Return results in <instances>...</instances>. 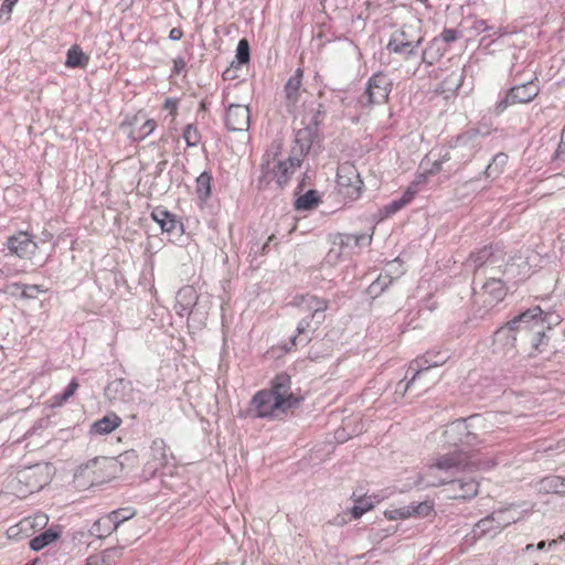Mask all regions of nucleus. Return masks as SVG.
Segmentation results:
<instances>
[{"mask_svg": "<svg viewBox=\"0 0 565 565\" xmlns=\"http://www.w3.org/2000/svg\"><path fill=\"white\" fill-rule=\"evenodd\" d=\"M225 126L230 131H247L250 126L249 108L242 104H231L225 114Z\"/></svg>", "mask_w": 565, "mask_h": 565, "instance_id": "nucleus-21", "label": "nucleus"}, {"mask_svg": "<svg viewBox=\"0 0 565 565\" xmlns=\"http://www.w3.org/2000/svg\"><path fill=\"white\" fill-rule=\"evenodd\" d=\"M168 161L167 160H161L159 161L157 164H156V171L154 173L157 175L161 174L162 171L166 169V166H167Z\"/></svg>", "mask_w": 565, "mask_h": 565, "instance_id": "nucleus-64", "label": "nucleus"}, {"mask_svg": "<svg viewBox=\"0 0 565 565\" xmlns=\"http://www.w3.org/2000/svg\"><path fill=\"white\" fill-rule=\"evenodd\" d=\"M117 463L108 457H95L78 466L74 473L77 487L88 488L108 482L117 477Z\"/></svg>", "mask_w": 565, "mask_h": 565, "instance_id": "nucleus-4", "label": "nucleus"}, {"mask_svg": "<svg viewBox=\"0 0 565 565\" xmlns=\"http://www.w3.org/2000/svg\"><path fill=\"white\" fill-rule=\"evenodd\" d=\"M321 105L309 117L306 126L296 130L295 146L291 156H297L302 161V157L307 154L318 137V126L321 122L323 111Z\"/></svg>", "mask_w": 565, "mask_h": 565, "instance_id": "nucleus-10", "label": "nucleus"}, {"mask_svg": "<svg viewBox=\"0 0 565 565\" xmlns=\"http://www.w3.org/2000/svg\"><path fill=\"white\" fill-rule=\"evenodd\" d=\"M302 76L303 71L301 68H297L284 87L286 99L291 105H295L299 100L301 94Z\"/></svg>", "mask_w": 565, "mask_h": 565, "instance_id": "nucleus-29", "label": "nucleus"}, {"mask_svg": "<svg viewBox=\"0 0 565 565\" xmlns=\"http://www.w3.org/2000/svg\"><path fill=\"white\" fill-rule=\"evenodd\" d=\"M289 409L268 390L258 391L250 399L247 414L253 418L281 419Z\"/></svg>", "mask_w": 565, "mask_h": 565, "instance_id": "nucleus-6", "label": "nucleus"}, {"mask_svg": "<svg viewBox=\"0 0 565 565\" xmlns=\"http://www.w3.org/2000/svg\"><path fill=\"white\" fill-rule=\"evenodd\" d=\"M385 516L388 520H398V519L404 520V519L411 518L409 510H408L407 505L398 508V509L385 511Z\"/></svg>", "mask_w": 565, "mask_h": 565, "instance_id": "nucleus-53", "label": "nucleus"}, {"mask_svg": "<svg viewBox=\"0 0 565 565\" xmlns=\"http://www.w3.org/2000/svg\"><path fill=\"white\" fill-rule=\"evenodd\" d=\"M508 162V156L503 152L497 153L492 158V162L489 163L484 170V174L488 178H495L502 172V168Z\"/></svg>", "mask_w": 565, "mask_h": 565, "instance_id": "nucleus-38", "label": "nucleus"}, {"mask_svg": "<svg viewBox=\"0 0 565 565\" xmlns=\"http://www.w3.org/2000/svg\"><path fill=\"white\" fill-rule=\"evenodd\" d=\"M537 319L542 321L544 329L547 331L552 330L553 327L558 326L562 322V317L554 311H543L540 308V315H537Z\"/></svg>", "mask_w": 565, "mask_h": 565, "instance_id": "nucleus-43", "label": "nucleus"}, {"mask_svg": "<svg viewBox=\"0 0 565 565\" xmlns=\"http://www.w3.org/2000/svg\"><path fill=\"white\" fill-rule=\"evenodd\" d=\"M114 531L113 524L109 523L106 516L100 518L89 529V534L97 539H103L110 535Z\"/></svg>", "mask_w": 565, "mask_h": 565, "instance_id": "nucleus-39", "label": "nucleus"}, {"mask_svg": "<svg viewBox=\"0 0 565 565\" xmlns=\"http://www.w3.org/2000/svg\"><path fill=\"white\" fill-rule=\"evenodd\" d=\"M444 164H449V161H445L443 159V153H440L439 158L434 161L431 169L428 171L429 173H437L443 170Z\"/></svg>", "mask_w": 565, "mask_h": 565, "instance_id": "nucleus-57", "label": "nucleus"}, {"mask_svg": "<svg viewBox=\"0 0 565 565\" xmlns=\"http://www.w3.org/2000/svg\"><path fill=\"white\" fill-rule=\"evenodd\" d=\"M447 351L429 350L422 356L413 360L409 370L414 371L411 380L404 386V392L408 391L417 381H419L426 371L431 367L443 365L449 359Z\"/></svg>", "mask_w": 565, "mask_h": 565, "instance_id": "nucleus-14", "label": "nucleus"}, {"mask_svg": "<svg viewBox=\"0 0 565 565\" xmlns=\"http://www.w3.org/2000/svg\"><path fill=\"white\" fill-rule=\"evenodd\" d=\"M391 90L392 81L386 74L379 72L369 78L366 88L358 102L363 107L380 105L388 99Z\"/></svg>", "mask_w": 565, "mask_h": 565, "instance_id": "nucleus-11", "label": "nucleus"}, {"mask_svg": "<svg viewBox=\"0 0 565 565\" xmlns=\"http://www.w3.org/2000/svg\"><path fill=\"white\" fill-rule=\"evenodd\" d=\"M89 62V56L77 45L71 46L67 51L65 65L71 68H85Z\"/></svg>", "mask_w": 565, "mask_h": 565, "instance_id": "nucleus-33", "label": "nucleus"}, {"mask_svg": "<svg viewBox=\"0 0 565 565\" xmlns=\"http://www.w3.org/2000/svg\"><path fill=\"white\" fill-rule=\"evenodd\" d=\"M7 246L9 250L20 258H28L34 254L38 245L28 233L20 232L9 237Z\"/></svg>", "mask_w": 565, "mask_h": 565, "instance_id": "nucleus-24", "label": "nucleus"}, {"mask_svg": "<svg viewBox=\"0 0 565 565\" xmlns=\"http://www.w3.org/2000/svg\"><path fill=\"white\" fill-rule=\"evenodd\" d=\"M470 467L468 457L463 452L446 454L440 456L434 465L429 467L428 475H431L435 470H443L445 472H455L459 470H466Z\"/></svg>", "mask_w": 565, "mask_h": 565, "instance_id": "nucleus-22", "label": "nucleus"}, {"mask_svg": "<svg viewBox=\"0 0 565 565\" xmlns=\"http://www.w3.org/2000/svg\"><path fill=\"white\" fill-rule=\"evenodd\" d=\"M163 107L169 109L170 113L174 116L177 114V102L173 99H166Z\"/></svg>", "mask_w": 565, "mask_h": 565, "instance_id": "nucleus-61", "label": "nucleus"}, {"mask_svg": "<svg viewBox=\"0 0 565 565\" xmlns=\"http://www.w3.org/2000/svg\"><path fill=\"white\" fill-rule=\"evenodd\" d=\"M13 287L21 290V297L25 299H35L40 292L44 291L40 285L14 284Z\"/></svg>", "mask_w": 565, "mask_h": 565, "instance_id": "nucleus-49", "label": "nucleus"}, {"mask_svg": "<svg viewBox=\"0 0 565 565\" xmlns=\"http://www.w3.org/2000/svg\"><path fill=\"white\" fill-rule=\"evenodd\" d=\"M481 285V291H475L477 298H483L486 307L492 308L500 301H502L507 295L504 282L500 277L491 276L488 280L479 282ZM473 285V290H476Z\"/></svg>", "mask_w": 565, "mask_h": 565, "instance_id": "nucleus-19", "label": "nucleus"}, {"mask_svg": "<svg viewBox=\"0 0 565 565\" xmlns=\"http://www.w3.org/2000/svg\"><path fill=\"white\" fill-rule=\"evenodd\" d=\"M558 484H562L559 476H548L541 479L536 483V489L541 493H555L557 494Z\"/></svg>", "mask_w": 565, "mask_h": 565, "instance_id": "nucleus-41", "label": "nucleus"}, {"mask_svg": "<svg viewBox=\"0 0 565 565\" xmlns=\"http://www.w3.org/2000/svg\"><path fill=\"white\" fill-rule=\"evenodd\" d=\"M501 273H502V268L495 269V270L488 269V271L486 274H481V277L478 279V284L481 282V280L484 281L483 279L488 280V278L491 276L499 277L498 275Z\"/></svg>", "mask_w": 565, "mask_h": 565, "instance_id": "nucleus-60", "label": "nucleus"}, {"mask_svg": "<svg viewBox=\"0 0 565 565\" xmlns=\"http://www.w3.org/2000/svg\"><path fill=\"white\" fill-rule=\"evenodd\" d=\"M352 238L347 237L344 234H337L333 239L330 249L328 250L324 263L329 266H335L339 264L344 256H348L351 252L350 242Z\"/></svg>", "mask_w": 565, "mask_h": 565, "instance_id": "nucleus-25", "label": "nucleus"}, {"mask_svg": "<svg viewBox=\"0 0 565 565\" xmlns=\"http://www.w3.org/2000/svg\"><path fill=\"white\" fill-rule=\"evenodd\" d=\"M344 235L347 237L352 238V241L350 242L351 250L355 247L370 245L371 241H372V236L366 235V234H361V235L344 234Z\"/></svg>", "mask_w": 565, "mask_h": 565, "instance_id": "nucleus-52", "label": "nucleus"}, {"mask_svg": "<svg viewBox=\"0 0 565 565\" xmlns=\"http://www.w3.org/2000/svg\"><path fill=\"white\" fill-rule=\"evenodd\" d=\"M449 484L451 491L455 493L456 499H471L478 493V483L472 478H460L447 480V478H440L438 481H426L427 486L437 487L439 484Z\"/></svg>", "mask_w": 565, "mask_h": 565, "instance_id": "nucleus-20", "label": "nucleus"}, {"mask_svg": "<svg viewBox=\"0 0 565 565\" xmlns=\"http://www.w3.org/2000/svg\"><path fill=\"white\" fill-rule=\"evenodd\" d=\"M540 93V87L534 81H530L511 87L504 96L497 102L495 113L502 114L508 107L515 104H529Z\"/></svg>", "mask_w": 565, "mask_h": 565, "instance_id": "nucleus-12", "label": "nucleus"}, {"mask_svg": "<svg viewBox=\"0 0 565 565\" xmlns=\"http://www.w3.org/2000/svg\"><path fill=\"white\" fill-rule=\"evenodd\" d=\"M182 137L189 148L196 147L201 141V134L194 124L184 127Z\"/></svg>", "mask_w": 565, "mask_h": 565, "instance_id": "nucleus-42", "label": "nucleus"}, {"mask_svg": "<svg viewBox=\"0 0 565 565\" xmlns=\"http://www.w3.org/2000/svg\"><path fill=\"white\" fill-rule=\"evenodd\" d=\"M320 202V196L318 194V191L316 190H309L305 194L297 198L295 201V207L298 211H311L316 206H318Z\"/></svg>", "mask_w": 565, "mask_h": 565, "instance_id": "nucleus-35", "label": "nucleus"}, {"mask_svg": "<svg viewBox=\"0 0 565 565\" xmlns=\"http://www.w3.org/2000/svg\"><path fill=\"white\" fill-rule=\"evenodd\" d=\"M337 188L339 194L349 201L358 200L363 190V181L356 167L351 162L340 163L337 170Z\"/></svg>", "mask_w": 565, "mask_h": 565, "instance_id": "nucleus-9", "label": "nucleus"}, {"mask_svg": "<svg viewBox=\"0 0 565 565\" xmlns=\"http://www.w3.org/2000/svg\"><path fill=\"white\" fill-rule=\"evenodd\" d=\"M120 424L121 418L115 413H110L93 423L90 431L97 435H107L114 431Z\"/></svg>", "mask_w": 565, "mask_h": 565, "instance_id": "nucleus-31", "label": "nucleus"}, {"mask_svg": "<svg viewBox=\"0 0 565 565\" xmlns=\"http://www.w3.org/2000/svg\"><path fill=\"white\" fill-rule=\"evenodd\" d=\"M300 310L309 315L302 318L297 326V335L291 338L294 347H305L311 340L313 332L324 321V311L328 309V300L312 295H301L295 298Z\"/></svg>", "mask_w": 565, "mask_h": 565, "instance_id": "nucleus-1", "label": "nucleus"}, {"mask_svg": "<svg viewBox=\"0 0 565 565\" xmlns=\"http://www.w3.org/2000/svg\"><path fill=\"white\" fill-rule=\"evenodd\" d=\"M183 36V31L180 28H173L170 30L169 39L172 41H179Z\"/></svg>", "mask_w": 565, "mask_h": 565, "instance_id": "nucleus-59", "label": "nucleus"}, {"mask_svg": "<svg viewBox=\"0 0 565 565\" xmlns=\"http://www.w3.org/2000/svg\"><path fill=\"white\" fill-rule=\"evenodd\" d=\"M494 513L497 518V527H501L502 530L505 526L515 523L521 519V512L518 511V509L514 505H510L505 509L494 511Z\"/></svg>", "mask_w": 565, "mask_h": 565, "instance_id": "nucleus-34", "label": "nucleus"}, {"mask_svg": "<svg viewBox=\"0 0 565 565\" xmlns=\"http://www.w3.org/2000/svg\"><path fill=\"white\" fill-rule=\"evenodd\" d=\"M134 515L135 511L132 509L122 508L110 512L106 518L113 524L115 531L122 522L130 520Z\"/></svg>", "mask_w": 565, "mask_h": 565, "instance_id": "nucleus-40", "label": "nucleus"}, {"mask_svg": "<svg viewBox=\"0 0 565 565\" xmlns=\"http://www.w3.org/2000/svg\"><path fill=\"white\" fill-rule=\"evenodd\" d=\"M156 128V121L153 119H148L143 122V125L137 130L136 139L142 140L147 136H149Z\"/></svg>", "mask_w": 565, "mask_h": 565, "instance_id": "nucleus-54", "label": "nucleus"}, {"mask_svg": "<svg viewBox=\"0 0 565 565\" xmlns=\"http://www.w3.org/2000/svg\"><path fill=\"white\" fill-rule=\"evenodd\" d=\"M441 39L444 42L446 43H451L454 41L457 40L458 38V33L456 30L454 29H445L441 34H440Z\"/></svg>", "mask_w": 565, "mask_h": 565, "instance_id": "nucleus-56", "label": "nucleus"}, {"mask_svg": "<svg viewBox=\"0 0 565 565\" xmlns=\"http://www.w3.org/2000/svg\"><path fill=\"white\" fill-rule=\"evenodd\" d=\"M61 533H62V531H61L60 525L49 527L47 530L40 533L39 535H36L35 537H33L30 541L31 550L40 551V550L49 546L50 544H52L53 542H55L60 539Z\"/></svg>", "mask_w": 565, "mask_h": 565, "instance_id": "nucleus-30", "label": "nucleus"}, {"mask_svg": "<svg viewBox=\"0 0 565 565\" xmlns=\"http://www.w3.org/2000/svg\"><path fill=\"white\" fill-rule=\"evenodd\" d=\"M537 315H540V307L534 306L520 312L513 319L508 321L520 338V343H523V339H525L533 331H536V333L539 332L537 329L542 327L543 323L540 321V319H537Z\"/></svg>", "mask_w": 565, "mask_h": 565, "instance_id": "nucleus-18", "label": "nucleus"}, {"mask_svg": "<svg viewBox=\"0 0 565 565\" xmlns=\"http://www.w3.org/2000/svg\"><path fill=\"white\" fill-rule=\"evenodd\" d=\"M505 264L504 252L498 244L483 246L475 253H471L466 260V267L473 271V285H478L481 274H486L488 269L495 270Z\"/></svg>", "mask_w": 565, "mask_h": 565, "instance_id": "nucleus-5", "label": "nucleus"}, {"mask_svg": "<svg viewBox=\"0 0 565 565\" xmlns=\"http://www.w3.org/2000/svg\"><path fill=\"white\" fill-rule=\"evenodd\" d=\"M463 71L452 72L444 82L443 85L446 89L457 90L462 84Z\"/></svg>", "mask_w": 565, "mask_h": 565, "instance_id": "nucleus-51", "label": "nucleus"}, {"mask_svg": "<svg viewBox=\"0 0 565 565\" xmlns=\"http://www.w3.org/2000/svg\"><path fill=\"white\" fill-rule=\"evenodd\" d=\"M409 202H411L409 198L402 196L397 200L392 201L387 205H385L381 210V212L384 214V216H391V215L397 213L399 210H402Z\"/></svg>", "mask_w": 565, "mask_h": 565, "instance_id": "nucleus-50", "label": "nucleus"}, {"mask_svg": "<svg viewBox=\"0 0 565 565\" xmlns=\"http://www.w3.org/2000/svg\"><path fill=\"white\" fill-rule=\"evenodd\" d=\"M19 0H4L0 7V20L3 19L8 21L10 19V14Z\"/></svg>", "mask_w": 565, "mask_h": 565, "instance_id": "nucleus-55", "label": "nucleus"}, {"mask_svg": "<svg viewBox=\"0 0 565 565\" xmlns=\"http://www.w3.org/2000/svg\"><path fill=\"white\" fill-rule=\"evenodd\" d=\"M78 387V383L75 379H73L63 393L54 395L52 397V406H61L65 403L70 397H72L75 391Z\"/></svg>", "mask_w": 565, "mask_h": 565, "instance_id": "nucleus-45", "label": "nucleus"}, {"mask_svg": "<svg viewBox=\"0 0 565 565\" xmlns=\"http://www.w3.org/2000/svg\"><path fill=\"white\" fill-rule=\"evenodd\" d=\"M250 57L249 43L246 39H242L236 47L235 58L238 65L248 63Z\"/></svg>", "mask_w": 565, "mask_h": 565, "instance_id": "nucleus-48", "label": "nucleus"}, {"mask_svg": "<svg viewBox=\"0 0 565 565\" xmlns=\"http://www.w3.org/2000/svg\"><path fill=\"white\" fill-rule=\"evenodd\" d=\"M132 392V384L125 379H116L105 387V395L109 401L128 402Z\"/></svg>", "mask_w": 565, "mask_h": 565, "instance_id": "nucleus-27", "label": "nucleus"}, {"mask_svg": "<svg viewBox=\"0 0 565 565\" xmlns=\"http://www.w3.org/2000/svg\"><path fill=\"white\" fill-rule=\"evenodd\" d=\"M537 330V333L536 331H533L525 339H523V343H520V347L527 353L530 358L536 356L547 351L550 342L547 330L544 329L543 324Z\"/></svg>", "mask_w": 565, "mask_h": 565, "instance_id": "nucleus-23", "label": "nucleus"}, {"mask_svg": "<svg viewBox=\"0 0 565 565\" xmlns=\"http://www.w3.org/2000/svg\"><path fill=\"white\" fill-rule=\"evenodd\" d=\"M423 36L415 39L409 30L404 26L396 30L387 43V50L392 53L399 54L404 58H408L416 54L418 46L423 42Z\"/></svg>", "mask_w": 565, "mask_h": 565, "instance_id": "nucleus-16", "label": "nucleus"}, {"mask_svg": "<svg viewBox=\"0 0 565 565\" xmlns=\"http://www.w3.org/2000/svg\"><path fill=\"white\" fill-rule=\"evenodd\" d=\"M557 156L562 154V153H565V129L563 130L562 132V140L558 145V148H557Z\"/></svg>", "mask_w": 565, "mask_h": 565, "instance_id": "nucleus-63", "label": "nucleus"}, {"mask_svg": "<svg viewBox=\"0 0 565 565\" xmlns=\"http://www.w3.org/2000/svg\"><path fill=\"white\" fill-rule=\"evenodd\" d=\"M408 507L411 516L425 518L433 512V504L428 501L412 503Z\"/></svg>", "mask_w": 565, "mask_h": 565, "instance_id": "nucleus-47", "label": "nucleus"}, {"mask_svg": "<svg viewBox=\"0 0 565 565\" xmlns=\"http://www.w3.org/2000/svg\"><path fill=\"white\" fill-rule=\"evenodd\" d=\"M481 149V137L479 130L470 129L449 142L443 152V159L449 161L447 171H458L470 162Z\"/></svg>", "mask_w": 565, "mask_h": 565, "instance_id": "nucleus-3", "label": "nucleus"}, {"mask_svg": "<svg viewBox=\"0 0 565 565\" xmlns=\"http://www.w3.org/2000/svg\"><path fill=\"white\" fill-rule=\"evenodd\" d=\"M47 523V516L45 514H36L34 518L33 525L44 526Z\"/></svg>", "mask_w": 565, "mask_h": 565, "instance_id": "nucleus-62", "label": "nucleus"}, {"mask_svg": "<svg viewBox=\"0 0 565 565\" xmlns=\"http://www.w3.org/2000/svg\"><path fill=\"white\" fill-rule=\"evenodd\" d=\"M212 175L204 171L195 181V192L200 200L206 201L211 196Z\"/></svg>", "mask_w": 565, "mask_h": 565, "instance_id": "nucleus-37", "label": "nucleus"}, {"mask_svg": "<svg viewBox=\"0 0 565 565\" xmlns=\"http://www.w3.org/2000/svg\"><path fill=\"white\" fill-rule=\"evenodd\" d=\"M371 509H373V502L369 498L360 497L358 500H355V504L351 509V514L354 519H360Z\"/></svg>", "mask_w": 565, "mask_h": 565, "instance_id": "nucleus-46", "label": "nucleus"}, {"mask_svg": "<svg viewBox=\"0 0 565 565\" xmlns=\"http://www.w3.org/2000/svg\"><path fill=\"white\" fill-rule=\"evenodd\" d=\"M51 481V467L47 463H38L25 467L17 473L15 490L23 497L43 489Z\"/></svg>", "mask_w": 565, "mask_h": 565, "instance_id": "nucleus-7", "label": "nucleus"}, {"mask_svg": "<svg viewBox=\"0 0 565 565\" xmlns=\"http://www.w3.org/2000/svg\"><path fill=\"white\" fill-rule=\"evenodd\" d=\"M275 153L266 152L262 158L260 175L258 178V188L266 189L271 183L277 189H282L290 180L295 170L301 166V160L297 156H289L287 160H280Z\"/></svg>", "mask_w": 565, "mask_h": 565, "instance_id": "nucleus-2", "label": "nucleus"}, {"mask_svg": "<svg viewBox=\"0 0 565 565\" xmlns=\"http://www.w3.org/2000/svg\"><path fill=\"white\" fill-rule=\"evenodd\" d=\"M151 217L160 225L162 232L173 235L182 232V223L177 220L174 214L161 206H157L152 210Z\"/></svg>", "mask_w": 565, "mask_h": 565, "instance_id": "nucleus-26", "label": "nucleus"}, {"mask_svg": "<svg viewBox=\"0 0 565 565\" xmlns=\"http://www.w3.org/2000/svg\"><path fill=\"white\" fill-rule=\"evenodd\" d=\"M277 399L281 401L289 411L297 408L302 398L296 396L291 391V377L281 372L270 381V387L267 388Z\"/></svg>", "mask_w": 565, "mask_h": 565, "instance_id": "nucleus-17", "label": "nucleus"}, {"mask_svg": "<svg viewBox=\"0 0 565 565\" xmlns=\"http://www.w3.org/2000/svg\"><path fill=\"white\" fill-rule=\"evenodd\" d=\"M390 284H392L391 276L380 275V277L369 286L367 292L372 297H377L380 294H382L387 288V286Z\"/></svg>", "mask_w": 565, "mask_h": 565, "instance_id": "nucleus-44", "label": "nucleus"}, {"mask_svg": "<svg viewBox=\"0 0 565 565\" xmlns=\"http://www.w3.org/2000/svg\"><path fill=\"white\" fill-rule=\"evenodd\" d=\"M200 308L199 296L192 286H184L179 289L175 297L174 309L180 317L188 316L195 319V317L200 315L199 322L202 323L206 312H201Z\"/></svg>", "mask_w": 565, "mask_h": 565, "instance_id": "nucleus-15", "label": "nucleus"}, {"mask_svg": "<svg viewBox=\"0 0 565 565\" xmlns=\"http://www.w3.org/2000/svg\"><path fill=\"white\" fill-rule=\"evenodd\" d=\"M150 456L151 461L153 462L151 466L153 470L167 466L170 458H172V455L168 451L166 441L161 438H156L152 441L150 447Z\"/></svg>", "mask_w": 565, "mask_h": 565, "instance_id": "nucleus-28", "label": "nucleus"}, {"mask_svg": "<svg viewBox=\"0 0 565 565\" xmlns=\"http://www.w3.org/2000/svg\"><path fill=\"white\" fill-rule=\"evenodd\" d=\"M519 345L520 338L509 322L498 328L493 333L492 352L502 359L511 360L515 358L519 352Z\"/></svg>", "mask_w": 565, "mask_h": 565, "instance_id": "nucleus-13", "label": "nucleus"}, {"mask_svg": "<svg viewBox=\"0 0 565 565\" xmlns=\"http://www.w3.org/2000/svg\"><path fill=\"white\" fill-rule=\"evenodd\" d=\"M479 415H472L469 418H459L446 426L444 430V441L450 446L473 447L479 444V437L471 431V422L479 419Z\"/></svg>", "mask_w": 565, "mask_h": 565, "instance_id": "nucleus-8", "label": "nucleus"}, {"mask_svg": "<svg viewBox=\"0 0 565 565\" xmlns=\"http://www.w3.org/2000/svg\"><path fill=\"white\" fill-rule=\"evenodd\" d=\"M108 459H113L117 463L116 475L120 473L124 469H131L137 465L138 455L136 450L130 449L118 457H108Z\"/></svg>", "mask_w": 565, "mask_h": 565, "instance_id": "nucleus-36", "label": "nucleus"}, {"mask_svg": "<svg viewBox=\"0 0 565 565\" xmlns=\"http://www.w3.org/2000/svg\"><path fill=\"white\" fill-rule=\"evenodd\" d=\"M185 68V61L182 57L173 60V72L180 74Z\"/></svg>", "mask_w": 565, "mask_h": 565, "instance_id": "nucleus-58", "label": "nucleus"}, {"mask_svg": "<svg viewBox=\"0 0 565 565\" xmlns=\"http://www.w3.org/2000/svg\"><path fill=\"white\" fill-rule=\"evenodd\" d=\"M495 513L492 512L488 516L481 519L475 526L472 533L475 539H480L481 536L490 533H499L502 531L501 527H497Z\"/></svg>", "mask_w": 565, "mask_h": 565, "instance_id": "nucleus-32", "label": "nucleus"}]
</instances>
